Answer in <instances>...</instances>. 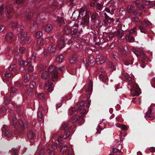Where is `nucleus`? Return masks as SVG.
Instances as JSON below:
<instances>
[{
	"mask_svg": "<svg viewBox=\"0 0 155 155\" xmlns=\"http://www.w3.org/2000/svg\"><path fill=\"white\" fill-rule=\"evenodd\" d=\"M68 39L67 38L64 37L62 41H61L60 42L58 43L56 47H54L52 45H51L48 48L49 52L52 53L54 52L56 49H61L65 46V43L66 40Z\"/></svg>",
	"mask_w": 155,
	"mask_h": 155,
	"instance_id": "obj_1",
	"label": "nucleus"
},
{
	"mask_svg": "<svg viewBox=\"0 0 155 155\" xmlns=\"http://www.w3.org/2000/svg\"><path fill=\"white\" fill-rule=\"evenodd\" d=\"M132 88L130 91V93L131 96L133 97L139 96L141 93L140 91V88L137 85L135 84L133 85L132 84L130 85Z\"/></svg>",
	"mask_w": 155,
	"mask_h": 155,
	"instance_id": "obj_2",
	"label": "nucleus"
},
{
	"mask_svg": "<svg viewBox=\"0 0 155 155\" xmlns=\"http://www.w3.org/2000/svg\"><path fill=\"white\" fill-rule=\"evenodd\" d=\"M48 71L51 74H52V79L53 81H55L58 79L57 72L54 66H50L48 69Z\"/></svg>",
	"mask_w": 155,
	"mask_h": 155,
	"instance_id": "obj_3",
	"label": "nucleus"
},
{
	"mask_svg": "<svg viewBox=\"0 0 155 155\" xmlns=\"http://www.w3.org/2000/svg\"><path fill=\"white\" fill-rule=\"evenodd\" d=\"M13 6L11 5H7L5 7V13L6 16L8 18L11 17Z\"/></svg>",
	"mask_w": 155,
	"mask_h": 155,
	"instance_id": "obj_4",
	"label": "nucleus"
},
{
	"mask_svg": "<svg viewBox=\"0 0 155 155\" xmlns=\"http://www.w3.org/2000/svg\"><path fill=\"white\" fill-rule=\"evenodd\" d=\"M98 78L100 80L104 82H105L106 85H108V83L107 82L108 81V79L107 77L106 76V73L104 71H101V73L100 74Z\"/></svg>",
	"mask_w": 155,
	"mask_h": 155,
	"instance_id": "obj_5",
	"label": "nucleus"
},
{
	"mask_svg": "<svg viewBox=\"0 0 155 155\" xmlns=\"http://www.w3.org/2000/svg\"><path fill=\"white\" fill-rule=\"evenodd\" d=\"M71 18L73 21H78L81 19V16L78 10H76L73 12Z\"/></svg>",
	"mask_w": 155,
	"mask_h": 155,
	"instance_id": "obj_6",
	"label": "nucleus"
},
{
	"mask_svg": "<svg viewBox=\"0 0 155 155\" xmlns=\"http://www.w3.org/2000/svg\"><path fill=\"white\" fill-rule=\"evenodd\" d=\"M79 11L80 15L81 16V19L85 17V16H87L89 18V15H88V14L90 13V12L89 11L86 12L84 8H81Z\"/></svg>",
	"mask_w": 155,
	"mask_h": 155,
	"instance_id": "obj_7",
	"label": "nucleus"
},
{
	"mask_svg": "<svg viewBox=\"0 0 155 155\" xmlns=\"http://www.w3.org/2000/svg\"><path fill=\"white\" fill-rule=\"evenodd\" d=\"M105 57L101 55H99L96 57L97 62V64H102L106 60Z\"/></svg>",
	"mask_w": 155,
	"mask_h": 155,
	"instance_id": "obj_8",
	"label": "nucleus"
},
{
	"mask_svg": "<svg viewBox=\"0 0 155 155\" xmlns=\"http://www.w3.org/2000/svg\"><path fill=\"white\" fill-rule=\"evenodd\" d=\"M120 54L123 56H125L128 51V47L127 46H124V47L121 46L119 47Z\"/></svg>",
	"mask_w": 155,
	"mask_h": 155,
	"instance_id": "obj_9",
	"label": "nucleus"
},
{
	"mask_svg": "<svg viewBox=\"0 0 155 155\" xmlns=\"http://www.w3.org/2000/svg\"><path fill=\"white\" fill-rule=\"evenodd\" d=\"M27 33L26 32H24L18 34V38H21L20 42L22 44H24L25 43V40L24 39V37L26 35Z\"/></svg>",
	"mask_w": 155,
	"mask_h": 155,
	"instance_id": "obj_10",
	"label": "nucleus"
},
{
	"mask_svg": "<svg viewBox=\"0 0 155 155\" xmlns=\"http://www.w3.org/2000/svg\"><path fill=\"white\" fill-rule=\"evenodd\" d=\"M45 88L49 92H52L54 89V85L53 83L51 82H48L46 84Z\"/></svg>",
	"mask_w": 155,
	"mask_h": 155,
	"instance_id": "obj_11",
	"label": "nucleus"
},
{
	"mask_svg": "<svg viewBox=\"0 0 155 155\" xmlns=\"http://www.w3.org/2000/svg\"><path fill=\"white\" fill-rule=\"evenodd\" d=\"M78 24H75L74 25V27H75V28L73 29V33L72 35L73 37H77L79 34V33L78 31Z\"/></svg>",
	"mask_w": 155,
	"mask_h": 155,
	"instance_id": "obj_12",
	"label": "nucleus"
},
{
	"mask_svg": "<svg viewBox=\"0 0 155 155\" xmlns=\"http://www.w3.org/2000/svg\"><path fill=\"white\" fill-rule=\"evenodd\" d=\"M46 15V14L45 12L41 13L39 15V16H37L36 21H42L41 20L45 19V16Z\"/></svg>",
	"mask_w": 155,
	"mask_h": 155,
	"instance_id": "obj_13",
	"label": "nucleus"
},
{
	"mask_svg": "<svg viewBox=\"0 0 155 155\" xmlns=\"http://www.w3.org/2000/svg\"><path fill=\"white\" fill-rule=\"evenodd\" d=\"M53 29L52 25L50 24H48L45 26L44 30L47 32H49Z\"/></svg>",
	"mask_w": 155,
	"mask_h": 155,
	"instance_id": "obj_14",
	"label": "nucleus"
},
{
	"mask_svg": "<svg viewBox=\"0 0 155 155\" xmlns=\"http://www.w3.org/2000/svg\"><path fill=\"white\" fill-rule=\"evenodd\" d=\"M56 20L58 22L60 26L63 25L65 24L64 21L62 18H59L58 17H57L56 18Z\"/></svg>",
	"mask_w": 155,
	"mask_h": 155,
	"instance_id": "obj_15",
	"label": "nucleus"
},
{
	"mask_svg": "<svg viewBox=\"0 0 155 155\" xmlns=\"http://www.w3.org/2000/svg\"><path fill=\"white\" fill-rule=\"evenodd\" d=\"M49 77V73L47 71H46L43 72L41 75V78L43 79H48Z\"/></svg>",
	"mask_w": 155,
	"mask_h": 155,
	"instance_id": "obj_16",
	"label": "nucleus"
},
{
	"mask_svg": "<svg viewBox=\"0 0 155 155\" xmlns=\"http://www.w3.org/2000/svg\"><path fill=\"white\" fill-rule=\"evenodd\" d=\"M126 41L129 42H132L134 41V37L131 34H129L127 35L126 37Z\"/></svg>",
	"mask_w": 155,
	"mask_h": 155,
	"instance_id": "obj_17",
	"label": "nucleus"
},
{
	"mask_svg": "<svg viewBox=\"0 0 155 155\" xmlns=\"http://www.w3.org/2000/svg\"><path fill=\"white\" fill-rule=\"evenodd\" d=\"M35 86V82L32 81L31 82L30 85V89L28 90L27 92L28 94H30L32 92Z\"/></svg>",
	"mask_w": 155,
	"mask_h": 155,
	"instance_id": "obj_18",
	"label": "nucleus"
},
{
	"mask_svg": "<svg viewBox=\"0 0 155 155\" xmlns=\"http://www.w3.org/2000/svg\"><path fill=\"white\" fill-rule=\"evenodd\" d=\"M88 60L91 66H93L94 65L95 59L92 56L90 55L88 57Z\"/></svg>",
	"mask_w": 155,
	"mask_h": 155,
	"instance_id": "obj_19",
	"label": "nucleus"
},
{
	"mask_svg": "<svg viewBox=\"0 0 155 155\" xmlns=\"http://www.w3.org/2000/svg\"><path fill=\"white\" fill-rule=\"evenodd\" d=\"M52 4L56 7L57 9H58L61 8L62 5L59 4L56 0H54Z\"/></svg>",
	"mask_w": 155,
	"mask_h": 155,
	"instance_id": "obj_20",
	"label": "nucleus"
},
{
	"mask_svg": "<svg viewBox=\"0 0 155 155\" xmlns=\"http://www.w3.org/2000/svg\"><path fill=\"white\" fill-rule=\"evenodd\" d=\"M134 3H135V5L137 6L139 9H143L144 8L143 5L142 4H140L139 2H137V1H133L132 2L131 4L133 5Z\"/></svg>",
	"mask_w": 155,
	"mask_h": 155,
	"instance_id": "obj_21",
	"label": "nucleus"
},
{
	"mask_svg": "<svg viewBox=\"0 0 155 155\" xmlns=\"http://www.w3.org/2000/svg\"><path fill=\"white\" fill-rule=\"evenodd\" d=\"M143 23L144 25L149 28H151L152 27V25L149 21L145 19L143 21Z\"/></svg>",
	"mask_w": 155,
	"mask_h": 155,
	"instance_id": "obj_22",
	"label": "nucleus"
},
{
	"mask_svg": "<svg viewBox=\"0 0 155 155\" xmlns=\"http://www.w3.org/2000/svg\"><path fill=\"white\" fill-rule=\"evenodd\" d=\"M19 123L21 128L23 130L24 129L27 127L26 124H25L21 120H19Z\"/></svg>",
	"mask_w": 155,
	"mask_h": 155,
	"instance_id": "obj_23",
	"label": "nucleus"
},
{
	"mask_svg": "<svg viewBox=\"0 0 155 155\" xmlns=\"http://www.w3.org/2000/svg\"><path fill=\"white\" fill-rule=\"evenodd\" d=\"M124 77L126 79V80L128 81L129 82V84L130 85V84H131V78L130 77L129 75L127 73L124 74Z\"/></svg>",
	"mask_w": 155,
	"mask_h": 155,
	"instance_id": "obj_24",
	"label": "nucleus"
},
{
	"mask_svg": "<svg viewBox=\"0 0 155 155\" xmlns=\"http://www.w3.org/2000/svg\"><path fill=\"white\" fill-rule=\"evenodd\" d=\"M64 31L65 33L69 34L71 33V29L70 26L68 25H66L64 27Z\"/></svg>",
	"mask_w": 155,
	"mask_h": 155,
	"instance_id": "obj_25",
	"label": "nucleus"
},
{
	"mask_svg": "<svg viewBox=\"0 0 155 155\" xmlns=\"http://www.w3.org/2000/svg\"><path fill=\"white\" fill-rule=\"evenodd\" d=\"M143 23L142 24H141V25H139V28L141 32L145 33L147 32V31L146 28L144 27H143Z\"/></svg>",
	"mask_w": 155,
	"mask_h": 155,
	"instance_id": "obj_26",
	"label": "nucleus"
},
{
	"mask_svg": "<svg viewBox=\"0 0 155 155\" xmlns=\"http://www.w3.org/2000/svg\"><path fill=\"white\" fill-rule=\"evenodd\" d=\"M33 15L32 14L31 12H26L25 13V18L27 20H29L32 18Z\"/></svg>",
	"mask_w": 155,
	"mask_h": 155,
	"instance_id": "obj_27",
	"label": "nucleus"
},
{
	"mask_svg": "<svg viewBox=\"0 0 155 155\" xmlns=\"http://www.w3.org/2000/svg\"><path fill=\"white\" fill-rule=\"evenodd\" d=\"M28 137L30 139H32L34 138L35 136V133L32 131H29L27 134Z\"/></svg>",
	"mask_w": 155,
	"mask_h": 155,
	"instance_id": "obj_28",
	"label": "nucleus"
},
{
	"mask_svg": "<svg viewBox=\"0 0 155 155\" xmlns=\"http://www.w3.org/2000/svg\"><path fill=\"white\" fill-rule=\"evenodd\" d=\"M46 40H44L42 39H39L37 41L38 44L42 45L46 43Z\"/></svg>",
	"mask_w": 155,
	"mask_h": 155,
	"instance_id": "obj_29",
	"label": "nucleus"
},
{
	"mask_svg": "<svg viewBox=\"0 0 155 155\" xmlns=\"http://www.w3.org/2000/svg\"><path fill=\"white\" fill-rule=\"evenodd\" d=\"M13 35L12 33H9L7 34L6 35V39L7 41H9L12 38Z\"/></svg>",
	"mask_w": 155,
	"mask_h": 155,
	"instance_id": "obj_30",
	"label": "nucleus"
},
{
	"mask_svg": "<svg viewBox=\"0 0 155 155\" xmlns=\"http://www.w3.org/2000/svg\"><path fill=\"white\" fill-rule=\"evenodd\" d=\"M37 116L38 120L39 121H41L42 118V115L41 112L40 111V109L38 111Z\"/></svg>",
	"mask_w": 155,
	"mask_h": 155,
	"instance_id": "obj_31",
	"label": "nucleus"
},
{
	"mask_svg": "<svg viewBox=\"0 0 155 155\" xmlns=\"http://www.w3.org/2000/svg\"><path fill=\"white\" fill-rule=\"evenodd\" d=\"M93 89L92 87V82L90 81V83L89 84L88 87L87 91L91 93L92 92Z\"/></svg>",
	"mask_w": 155,
	"mask_h": 155,
	"instance_id": "obj_32",
	"label": "nucleus"
},
{
	"mask_svg": "<svg viewBox=\"0 0 155 155\" xmlns=\"http://www.w3.org/2000/svg\"><path fill=\"white\" fill-rule=\"evenodd\" d=\"M24 81L25 83L28 82L30 78V75L28 73H26L24 77Z\"/></svg>",
	"mask_w": 155,
	"mask_h": 155,
	"instance_id": "obj_33",
	"label": "nucleus"
},
{
	"mask_svg": "<svg viewBox=\"0 0 155 155\" xmlns=\"http://www.w3.org/2000/svg\"><path fill=\"white\" fill-rule=\"evenodd\" d=\"M115 69V67L114 65H113L112 63L110 62L109 64V71H112Z\"/></svg>",
	"mask_w": 155,
	"mask_h": 155,
	"instance_id": "obj_34",
	"label": "nucleus"
},
{
	"mask_svg": "<svg viewBox=\"0 0 155 155\" xmlns=\"http://www.w3.org/2000/svg\"><path fill=\"white\" fill-rule=\"evenodd\" d=\"M64 57L62 55H60L58 57L56 58V61L59 63H61L63 62Z\"/></svg>",
	"mask_w": 155,
	"mask_h": 155,
	"instance_id": "obj_35",
	"label": "nucleus"
},
{
	"mask_svg": "<svg viewBox=\"0 0 155 155\" xmlns=\"http://www.w3.org/2000/svg\"><path fill=\"white\" fill-rule=\"evenodd\" d=\"M115 35L120 38H122L123 35V31H118L117 32H115Z\"/></svg>",
	"mask_w": 155,
	"mask_h": 155,
	"instance_id": "obj_36",
	"label": "nucleus"
},
{
	"mask_svg": "<svg viewBox=\"0 0 155 155\" xmlns=\"http://www.w3.org/2000/svg\"><path fill=\"white\" fill-rule=\"evenodd\" d=\"M17 25V22L15 21H12L10 24V27L11 28H15Z\"/></svg>",
	"mask_w": 155,
	"mask_h": 155,
	"instance_id": "obj_37",
	"label": "nucleus"
},
{
	"mask_svg": "<svg viewBox=\"0 0 155 155\" xmlns=\"http://www.w3.org/2000/svg\"><path fill=\"white\" fill-rule=\"evenodd\" d=\"M43 35V33L42 31H39L36 33V34L35 35V36L36 38H40Z\"/></svg>",
	"mask_w": 155,
	"mask_h": 155,
	"instance_id": "obj_38",
	"label": "nucleus"
},
{
	"mask_svg": "<svg viewBox=\"0 0 155 155\" xmlns=\"http://www.w3.org/2000/svg\"><path fill=\"white\" fill-rule=\"evenodd\" d=\"M9 152L12 154V155H18L17 150L15 148H12L10 150Z\"/></svg>",
	"mask_w": 155,
	"mask_h": 155,
	"instance_id": "obj_39",
	"label": "nucleus"
},
{
	"mask_svg": "<svg viewBox=\"0 0 155 155\" xmlns=\"http://www.w3.org/2000/svg\"><path fill=\"white\" fill-rule=\"evenodd\" d=\"M27 62L24 61H21L20 63V65L21 67H25L27 66Z\"/></svg>",
	"mask_w": 155,
	"mask_h": 155,
	"instance_id": "obj_40",
	"label": "nucleus"
},
{
	"mask_svg": "<svg viewBox=\"0 0 155 155\" xmlns=\"http://www.w3.org/2000/svg\"><path fill=\"white\" fill-rule=\"evenodd\" d=\"M11 136L12 134L11 133L10 130L6 131L4 134L5 137L7 138H9Z\"/></svg>",
	"mask_w": 155,
	"mask_h": 155,
	"instance_id": "obj_41",
	"label": "nucleus"
},
{
	"mask_svg": "<svg viewBox=\"0 0 155 155\" xmlns=\"http://www.w3.org/2000/svg\"><path fill=\"white\" fill-rule=\"evenodd\" d=\"M134 9V7L130 5H128L127 8V11L129 12H132Z\"/></svg>",
	"mask_w": 155,
	"mask_h": 155,
	"instance_id": "obj_42",
	"label": "nucleus"
},
{
	"mask_svg": "<svg viewBox=\"0 0 155 155\" xmlns=\"http://www.w3.org/2000/svg\"><path fill=\"white\" fill-rule=\"evenodd\" d=\"M24 29V27L22 26V25L20 24L18 25L17 28V31L19 32H22Z\"/></svg>",
	"mask_w": 155,
	"mask_h": 155,
	"instance_id": "obj_43",
	"label": "nucleus"
},
{
	"mask_svg": "<svg viewBox=\"0 0 155 155\" xmlns=\"http://www.w3.org/2000/svg\"><path fill=\"white\" fill-rule=\"evenodd\" d=\"M68 124L67 123H64L62 125V129L64 130H66L68 129Z\"/></svg>",
	"mask_w": 155,
	"mask_h": 155,
	"instance_id": "obj_44",
	"label": "nucleus"
},
{
	"mask_svg": "<svg viewBox=\"0 0 155 155\" xmlns=\"http://www.w3.org/2000/svg\"><path fill=\"white\" fill-rule=\"evenodd\" d=\"M34 71V66L32 64H30L28 65V71L29 72H31Z\"/></svg>",
	"mask_w": 155,
	"mask_h": 155,
	"instance_id": "obj_45",
	"label": "nucleus"
},
{
	"mask_svg": "<svg viewBox=\"0 0 155 155\" xmlns=\"http://www.w3.org/2000/svg\"><path fill=\"white\" fill-rule=\"evenodd\" d=\"M151 111L152 109L151 108L149 109L148 111L146 114V116L148 118H151V117L150 115L151 114Z\"/></svg>",
	"mask_w": 155,
	"mask_h": 155,
	"instance_id": "obj_46",
	"label": "nucleus"
},
{
	"mask_svg": "<svg viewBox=\"0 0 155 155\" xmlns=\"http://www.w3.org/2000/svg\"><path fill=\"white\" fill-rule=\"evenodd\" d=\"M67 146L64 145L62 148L61 152L62 153H64L66 152V150L67 149Z\"/></svg>",
	"mask_w": 155,
	"mask_h": 155,
	"instance_id": "obj_47",
	"label": "nucleus"
},
{
	"mask_svg": "<svg viewBox=\"0 0 155 155\" xmlns=\"http://www.w3.org/2000/svg\"><path fill=\"white\" fill-rule=\"evenodd\" d=\"M45 66L44 65H40L38 68V70L39 71H41L45 69Z\"/></svg>",
	"mask_w": 155,
	"mask_h": 155,
	"instance_id": "obj_48",
	"label": "nucleus"
},
{
	"mask_svg": "<svg viewBox=\"0 0 155 155\" xmlns=\"http://www.w3.org/2000/svg\"><path fill=\"white\" fill-rule=\"evenodd\" d=\"M85 103V101H81L78 104V106L81 108L83 106Z\"/></svg>",
	"mask_w": 155,
	"mask_h": 155,
	"instance_id": "obj_49",
	"label": "nucleus"
},
{
	"mask_svg": "<svg viewBox=\"0 0 155 155\" xmlns=\"http://www.w3.org/2000/svg\"><path fill=\"white\" fill-rule=\"evenodd\" d=\"M132 52H133L137 56H140V53L136 49L134 48H132Z\"/></svg>",
	"mask_w": 155,
	"mask_h": 155,
	"instance_id": "obj_50",
	"label": "nucleus"
},
{
	"mask_svg": "<svg viewBox=\"0 0 155 155\" xmlns=\"http://www.w3.org/2000/svg\"><path fill=\"white\" fill-rule=\"evenodd\" d=\"M58 144L57 143H52V144L49 145V146L51 147V148L53 149H55L57 147Z\"/></svg>",
	"mask_w": 155,
	"mask_h": 155,
	"instance_id": "obj_51",
	"label": "nucleus"
},
{
	"mask_svg": "<svg viewBox=\"0 0 155 155\" xmlns=\"http://www.w3.org/2000/svg\"><path fill=\"white\" fill-rule=\"evenodd\" d=\"M97 16V13H94L93 14L91 17V21H94L96 19V17Z\"/></svg>",
	"mask_w": 155,
	"mask_h": 155,
	"instance_id": "obj_52",
	"label": "nucleus"
},
{
	"mask_svg": "<svg viewBox=\"0 0 155 155\" xmlns=\"http://www.w3.org/2000/svg\"><path fill=\"white\" fill-rule=\"evenodd\" d=\"M133 20L134 22H139L141 24H143V22L139 20V19L137 17H134L133 18Z\"/></svg>",
	"mask_w": 155,
	"mask_h": 155,
	"instance_id": "obj_53",
	"label": "nucleus"
},
{
	"mask_svg": "<svg viewBox=\"0 0 155 155\" xmlns=\"http://www.w3.org/2000/svg\"><path fill=\"white\" fill-rule=\"evenodd\" d=\"M76 59V56H73L70 60V62L71 63H73L74 62Z\"/></svg>",
	"mask_w": 155,
	"mask_h": 155,
	"instance_id": "obj_54",
	"label": "nucleus"
},
{
	"mask_svg": "<svg viewBox=\"0 0 155 155\" xmlns=\"http://www.w3.org/2000/svg\"><path fill=\"white\" fill-rule=\"evenodd\" d=\"M119 12L120 14H121L122 15H124L126 14V12L123 8H121L119 10Z\"/></svg>",
	"mask_w": 155,
	"mask_h": 155,
	"instance_id": "obj_55",
	"label": "nucleus"
},
{
	"mask_svg": "<svg viewBox=\"0 0 155 155\" xmlns=\"http://www.w3.org/2000/svg\"><path fill=\"white\" fill-rule=\"evenodd\" d=\"M83 62L85 64L86 68L87 70L89 69V68L87 66V59L86 58H84L83 59Z\"/></svg>",
	"mask_w": 155,
	"mask_h": 155,
	"instance_id": "obj_56",
	"label": "nucleus"
},
{
	"mask_svg": "<svg viewBox=\"0 0 155 155\" xmlns=\"http://www.w3.org/2000/svg\"><path fill=\"white\" fill-rule=\"evenodd\" d=\"M75 110V108L74 107H72L68 110V114L69 115H71L73 113Z\"/></svg>",
	"mask_w": 155,
	"mask_h": 155,
	"instance_id": "obj_57",
	"label": "nucleus"
},
{
	"mask_svg": "<svg viewBox=\"0 0 155 155\" xmlns=\"http://www.w3.org/2000/svg\"><path fill=\"white\" fill-rule=\"evenodd\" d=\"M25 49L24 47H20L18 51V53H22L25 51Z\"/></svg>",
	"mask_w": 155,
	"mask_h": 155,
	"instance_id": "obj_58",
	"label": "nucleus"
},
{
	"mask_svg": "<svg viewBox=\"0 0 155 155\" xmlns=\"http://www.w3.org/2000/svg\"><path fill=\"white\" fill-rule=\"evenodd\" d=\"M58 142L61 146L63 145L64 143V141L61 140V137L58 138Z\"/></svg>",
	"mask_w": 155,
	"mask_h": 155,
	"instance_id": "obj_59",
	"label": "nucleus"
},
{
	"mask_svg": "<svg viewBox=\"0 0 155 155\" xmlns=\"http://www.w3.org/2000/svg\"><path fill=\"white\" fill-rule=\"evenodd\" d=\"M17 91V89L14 87H12L11 88V95H12V94L15 93Z\"/></svg>",
	"mask_w": 155,
	"mask_h": 155,
	"instance_id": "obj_60",
	"label": "nucleus"
},
{
	"mask_svg": "<svg viewBox=\"0 0 155 155\" xmlns=\"http://www.w3.org/2000/svg\"><path fill=\"white\" fill-rule=\"evenodd\" d=\"M70 132H67L65 133L63 137L64 138H66L68 137L70 135Z\"/></svg>",
	"mask_w": 155,
	"mask_h": 155,
	"instance_id": "obj_61",
	"label": "nucleus"
},
{
	"mask_svg": "<svg viewBox=\"0 0 155 155\" xmlns=\"http://www.w3.org/2000/svg\"><path fill=\"white\" fill-rule=\"evenodd\" d=\"M5 76L7 78H9L11 75L10 72L9 71H7L5 74Z\"/></svg>",
	"mask_w": 155,
	"mask_h": 155,
	"instance_id": "obj_62",
	"label": "nucleus"
},
{
	"mask_svg": "<svg viewBox=\"0 0 155 155\" xmlns=\"http://www.w3.org/2000/svg\"><path fill=\"white\" fill-rule=\"evenodd\" d=\"M132 12L135 15L140 16L141 15V13L137 12V10L134 11V10Z\"/></svg>",
	"mask_w": 155,
	"mask_h": 155,
	"instance_id": "obj_63",
	"label": "nucleus"
},
{
	"mask_svg": "<svg viewBox=\"0 0 155 155\" xmlns=\"http://www.w3.org/2000/svg\"><path fill=\"white\" fill-rule=\"evenodd\" d=\"M47 152L49 155H54V153L50 149H48L47 150Z\"/></svg>",
	"mask_w": 155,
	"mask_h": 155,
	"instance_id": "obj_64",
	"label": "nucleus"
}]
</instances>
